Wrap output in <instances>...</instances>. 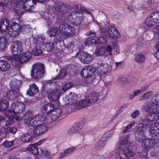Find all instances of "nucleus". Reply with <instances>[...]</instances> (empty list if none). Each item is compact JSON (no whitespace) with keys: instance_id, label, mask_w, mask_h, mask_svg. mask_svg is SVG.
Listing matches in <instances>:
<instances>
[{"instance_id":"393cba45","label":"nucleus","mask_w":159,"mask_h":159,"mask_svg":"<svg viewBox=\"0 0 159 159\" xmlns=\"http://www.w3.org/2000/svg\"><path fill=\"white\" fill-rule=\"evenodd\" d=\"M38 91V89L36 85L35 84H33L30 85L29 88L26 92V94L30 96H33Z\"/></svg>"},{"instance_id":"774afa93","label":"nucleus","mask_w":159,"mask_h":159,"mask_svg":"<svg viewBox=\"0 0 159 159\" xmlns=\"http://www.w3.org/2000/svg\"><path fill=\"white\" fill-rule=\"evenodd\" d=\"M13 124V120L12 118H10L6 121L5 123L6 126H10L11 125H12Z\"/></svg>"},{"instance_id":"f257e3e1","label":"nucleus","mask_w":159,"mask_h":159,"mask_svg":"<svg viewBox=\"0 0 159 159\" xmlns=\"http://www.w3.org/2000/svg\"><path fill=\"white\" fill-rule=\"evenodd\" d=\"M142 129L144 128H148L149 127V133L152 137H156L159 136V123L158 122L151 123L147 119H143L138 126Z\"/></svg>"},{"instance_id":"4be33fe9","label":"nucleus","mask_w":159,"mask_h":159,"mask_svg":"<svg viewBox=\"0 0 159 159\" xmlns=\"http://www.w3.org/2000/svg\"><path fill=\"white\" fill-rule=\"evenodd\" d=\"M137 129L135 131V135L136 140L139 142L143 141L145 138L143 129L137 126Z\"/></svg>"},{"instance_id":"e433bc0d","label":"nucleus","mask_w":159,"mask_h":159,"mask_svg":"<svg viewBox=\"0 0 159 159\" xmlns=\"http://www.w3.org/2000/svg\"><path fill=\"white\" fill-rule=\"evenodd\" d=\"M89 104V102L87 100L86 98H85V99L79 101L76 103L75 107L76 109H79L85 107Z\"/></svg>"},{"instance_id":"a18cd8bd","label":"nucleus","mask_w":159,"mask_h":159,"mask_svg":"<svg viewBox=\"0 0 159 159\" xmlns=\"http://www.w3.org/2000/svg\"><path fill=\"white\" fill-rule=\"evenodd\" d=\"M96 38L95 35L91 36L87 38L85 40V44L87 45H92L95 42V39Z\"/></svg>"},{"instance_id":"c03bdc74","label":"nucleus","mask_w":159,"mask_h":159,"mask_svg":"<svg viewBox=\"0 0 159 159\" xmlns=\"http://www.w3.org/2000/svg\"><path fill=\"white\" fill-rule=\"evenodd\" d=\"M68 13H70V12L65 13L66 14L65 16L62 15L59 16L57 19V22L59 23H61V24H63L66 22V20H68L66 19Z\"/></svg>"},{"instance_id":"8fccbe9b","label":"nucleus","mask_w":159,"mask_h":159,"mask_svg":"<svg viewBox=\"0 0 159 159\" xmlns=\"http://www.w3.org/2000/svg\"><path fill=\"white\" fill-rule=\"evenodd\" d=\"M67 70L61 69L60 70L59 74L56 77L57 79H59L63 78L67 74Z\"/></svg>"},{"instance_id":"a211bd4d","label":"nucleus","mask_w":159,"mask_h":159,"mask_svg":"<svg viewBox=\"0 0 159 159\" xmlns=\"http://www.w3.org/2000/svg\"><path fill=\"white\" fill-rule=\"evenodd\" d=\"M11 108L14 110L16 113H21L23 112L25 109V106L23 103L16 101L11 104Z\"/></svg>"},{"instance_id":"20e7f679","label":"nucleus","mask_w":159,"mask_h":159,"mask_svg":"<svg viewBox=\"0 0 159 159\" xmlns=\"http://www.w3.org/2000/svg\"><path fill=\"white\" fill-rule=\"evenodd\" d=\"M31 52H27L23 53L21 57L18 56L9 55L7 56L8 61L12 64L13 66H16L17 64L25 62L30 60L32 57Z\"/></svg>"},{"instance_id":"f704fd0d","label":"nucleus","mask_w":159,"mask_h":159,"mask_svg":"<svg viewBox=\"0 0 159 159\" xmlns=\"http://www.w3.org/2000/svg\"><path fill=\"white\" fill-rule=\"evenodd\" d=\"M148 114L146 117L151 122L157 120L159 118V112H152Z\"/></svg>"},{"instance_id":"dca6fc26","label":"nucleus","mask_w":159,"mask_h":159,"mask_svg":"<svg viewBox=\"0 0 159 159\" xmlns=\"http://www.w3.org/2000/svg\"><path fill=\"white\" fill-rule=\"evenodd\" d=\"M96 69L92 65L86 66L80 72L81 76L84 78H89L95 73Z\"/></svg>"},{"instance_id":"9d476101","label":"nucleus","mask_w":159,"mask_h":159,"mask_svg":"<svg viewBox=\"0 0 159 159\" xmlns=\"http://www.w3.org/2000/svg\"><path fill=\"white\" fill-rule=\"evenodd\" d=\"M159 23V12L152 14L146 19L142 25L145 28L150 27Z\"/></svg>"},{"instance_id":"cd10ccee","label":"nucleus","mask_w":159,"mask_h":159,"mask_svg":"<svg viewBox=\"0 0 159 159\" xmlns=\"http://www.w3.org/2000/svg\"><path fill=\"white\" fill-rule=\"evenodd\" d=\"M33 138V134L30 133H26L21 136V140L23 143H28L32 140Z\"/></svg>"},{"instance_id":"864d4df0","label":"nucleus","mask_w":159,"mask_h":159,"mask_svg":"<svg viewBox=\"0 0 159 159\" xmlns=\"http://www.w3.org/2000/svg\"><path fill=\"white\" fill-rule=\"evenodd\" d=\"M40 152L41 154L43 156L48 157L51 155V153L45 148H43L41 149H40Z\"/></svg>"},{"instance_id":"4d7b16f0","label":"nucleus","mask_w":159,"mask_h":159,"mask_svg":"<svg viewBox=\"0 0 159 159\" xmlns=\"http://www.w3.org/2000/svg\"><path fill=\"white\" fill-rule=\"evenodd\" d=\"M112 48L109 45H107L106 48L105 56L112 54Z\"/></svg>"},{"instance_id":"473e14b6","label":"nucleus","mask_w":159,"mask_h":159,"mask_svg":"<svg viewBox=\"0 0 159 159\" xmlns=\"http://www.w3.org/2000/svg\"><path fill=\"white\" fill-rule=\"evenodd\" d=\"M62 111L60 108H55L52 112V114L51 116L52 121H54L58 119Z\"/></svg>"},{"instance_id":"a19ab883","label":"nucleus","mask_w":159,"mask_h":159,"mask_svg":"<svg viewBox=\"0 0 159 159\" xmlns=\"http://www.w3.org/2000/svg\"><path fill=\"white\" fill-rule=\"evenodd\" d=\"M7 43L6 38L4 36L0 37V52L3 51Z\"/></svg>"},{"instance_id":"39448f33","label":"nucleus","mask_w":159,"mask_h":159,"mask_svg":"<svg viewBox=\"0 0 159 159\" xmlns=\"http://www.w3.org/2000/svg\"><path fill=\"white\" fill-rule=\"evenodd\" d=\"M16 80L11 81L10 86L12 90L8 91L7 93L8 99L11 101H16L18 99V98L20 95L19 91V86L16 83Z\"/></svg>"},{"instance_id":"338daca9","label":"nucleus","mask_w":159,"mask_h":159,"mask_svg":"<svg viewBox=\"0 0 159 159\" xmlns=\"http://www.w3.org/2000/svg\"><path fill=\"white\" fill-rule=\"evenodd\" d=\"M149 85L148 84H145L141 87L139 89L141 93H142L145 91L148 88Z\"/></svg>"},{"instance_id":"c756f323","label":"nucleus","mask_w":159,"mask_h":159,"mask_svg":"<svg viewBox=\"0 0 159 159\" xmlns=\"http://www.w3.org/2000/svg\"><path fill=\"white\" fill-rule=\"evenodd\" d=\"M5 114L6 116L10 118H13L17 120H19L20 119V118L18 116L16 115V112L14 110H7L5 112Z\"/></svg>"},{"instance_id":"aec40b11","label":"nucleus","mask_w":159,"mask_h":159,"mask_svg":"<svg viewBox=\"0 0 159 159\" xmlns=\"http://www.w3.org/2000/svg\"><path fill=\"white\" fill-rule=\"evenodd\" d=\"M107 140V137L106 135L103 136L96 143L95 146V149L98 150L102 149L105 146Z\"/></svg>"},{"instance_id":"1a4fd4ad","label":"nucleus","mask_w":159,"mask_h":159,"mask_svg":"<svg viewBox=\"0 0 159 159\" xmlns=\"http://www.w3.org/2000/svg\"><path fill=\"white\" fill-rule=\"evenodd\" d=\"M55 44H57V48L61 50L65 48L64 42L62 40L55 38L53 42H48L43 45L44 50L48 52L50 51L53 48Z\"/></svg>"},{"instance_id":"f03ea898","label":"nucleus","mask_w":159,"mask_h":159,"mask_svg":"<svg viewBox=\"0 0 159 159\" xmlns=\"http://www.w3.org/2000/svg\"><path fill=\"white\" fill-rule=\"evenodd\" d=\"M28 114L31 116L32 112L29 111L26 113L24 118L25 123L31 127H35L39 125H40L41 122L45 121V120L44 116L42 115H35L32 117L30 116H28Z\"/></svg>"},{"instance_id":"de8ad7c7","label":"nucleus","mask_w":159,"mask_h":159,"mask_svg":"<svg viewBox=\"0 0 159 159\" xmlns=\"http://www.w3.org/2000/svg\"><path fill=\"white\" fill-rule=\"evenodd\" d=\"M134 59L137 62H142L145 61V58L142 54H137L136 55Z\"/></svg>"},{"instance_id":"bb28decb","label":"nucleus","mask_w":159,"mask_h":159,"mask_svg":"<svg viewBox=\"0 0 159 159\" xmlns=\"http://www.w3.org/2000/svg\"><path fill=\"white\" fill-rule=\"evenodd\" d=\"M108 33L111 37L115 39H117L120 36L118 31L114 26H111L109 27Z\"/></svg>"},{"instance_id":"5fc2aeb1","label":"nucleus","mask_w":159,"mask_h":159,"mask_svg":"<svg viewBox=\"0 0 159 159\" xmlns=\"http://www.w3.org/2000/svg\"><path fill=\"white\" fill-rule=\"evenodd\" d=\"M57 32V29L55 28H51L49 29L48 31V33L49 35L50 36H54L56 35Z\"/></svg>"},{"instance_id":"72a5a7b5","label":"nucleus","mask_w":159,"mask_h":159,"mask_svg":"<svg viewBox=\"0 0 159 159\" xmlns=\"http://www.w3.org/2000/svg\"><path fill=\"white\" fill-rule=\"evenodd\" d=\"M121 148L123 153L126 157H130L134 156V152L129 148L128 146L123 147Z\"/></svg>"},{"instance_id":"9b49d317","label":"nucleus","mask_w":159,"mask_h":159,"mask_svg":"<svg viewBox=\"0 0 159 159\" xmlns=\"http://www.w3.org/2000/svg\"><path fill=\"white\" fill-rule=\"evenodd\" d=\"M50 83H47L44 86V90L46 92L49 94L48 98L50 101H56L59 98L61 95V93L58 90H53L52 88L50 87Z\"/></svg>"},{"instance_id":"7c9ffc66","label":"nucleus","mask_w":159,"mask_h":159,"mask_svg":"<svg viewBox=\"0 0 159 159\" xmlns=\"http://www.w3.org/2000/svg\"><path fill=\"white\" fill-rule=\"evenodd\" d=\"M35 3L34 0H26L23 4L24 9L26 10L29 11L34 8V4Z\"/></svg>"},{"instance_id":"bf43d9fd","label":"nucleus","mask_w":159,"mask_h":159,"mask_svg":"<svg viewBox=\"0 0 159 159\" xmlns=\"http://www.w3.org/2000/svg\"><path fill=\"white\" fill-rule=\"evenodd\" d=\"M70 7H71L69 9H68V10H70L71 12L75 11H77V10L80 9V7L81 6L78 4H74L72 6H69Z\"/></svg>"},{"instance_id":"c85d7f7f","label":"nucleus","mask_w":159,"mask_h":159,"mask_svg":"<svg viewBox=\"0 0 159 159\" xmlns=\"http://www.w3.org/2000/svg\"><path fill=\"white\" fill-rule=\"evenodd\" d=\"M55 108L54 105L51 103L45 105L43 107L42 111L44 113H49L53 112Z\"/></svg>"},{"instance_id":"e2e57ef3","label":"nucleus","mask_w":159,"mask_h":159,"mask_svg":"<svg viewBox=\"0 0 159 159\" xmlns=\"http://www.w3.org/2000/svg\"><path fill=\"white\" fill-rule=\"evenodd\" d=\"M112 45L114 51L116 53V54H118L119 52V48L118 45L115 42L113 43Z\"/></svg>"},{"instance_id":"7ed1b4c3","label":"nucleus","mask_w":159,"mask_h":159,"mask_svg":"<svg viewBox=\"0 0 159 159\" xmlns=\"http://www.w3.org/2000/svg\"><path fill=\"white\" fill-rule=\"evenodd\" d=\"M58 35L60 38L66 39L75 34V30L74 27L68 24H61L59 26Z\"/></svg>"},{"instance_id":"f8f14e48","label":"nucleus","mask_w":159,"mask_h":159,"mask_svg":"<svg viewBox=\"0 0 159 159\" xmlns=\"http://www.w3.org/2000/svg\"><path fill=\"white\" fill-rule=\"evenodd\" d=\"M10 50L12 55L17 56L20 54L24 50V46L22 42L19 41H14L11 43Z\"/></svg>"},{"instance_id":"6e6d98bb","label":"nucleus","mask_w":159,"mask_h":159,"mask_svg":"<svg viewBox=\"0 0 159 159\" xmlns=\"http://www.w3.org/2000/svg\"><path fill=\"white\" fill-rule=\"evenodd\" d=\"M74 84L73 82H69L65 84L62 88L63 91H66L71 87H72L74 85Z\"/></svg>"},{"instance_id":"58836bf2","label":"nucleus","mask_w":159,"mask_h":159,"mask_svg":"<svg viewBox=\"0 0 159 159\" xmlns=\"http://www.w3.org/2000/svg\"><path fill=\"white\" fill-rule=\"evenodd\" d=\"M9 25V21L7 19H4L0 26V31L5 32L7 30Z\"/></svg>"},{"instance_id":"13d9d810","label":"nucleus","mask_w":159,"mask_h":159,"mask_svg":"<svg viewBox=\"0 0 159 159\" xmlns=\"http://www.w3.org/2000/svg\"><path fill=\"white\" fill-rule=\"evenodd\" d=\"M14 141L12 140L8 141L6 140L3 143V146L6 148H9L12 146L14 144Z\"/></svg>"},{"instance_id":"49530a36","label":"nucleus","mask_w":159,"mask_h":159,"mask_svg":"<svg viewBox=\"0 0 159 159\" xmlns=\"http://www.w3.org/2000/svg\"><path fill=\"white\" fill-rule=\"evenodd\" d=\"M9 29L18 31L19 32H20L21 30V28L20 24L16 23H13Z\"/></svg>"},{"instance_id":"5701e85b","label":"nucleus","mask_w":159,"mask_h":159,"mask_svg":"<svg viewBox=\"0 0 159 159\" xmlns=\"http://www.w3.org/2000/svg\"><path fill=\"white\" fill-rule=\"evenodd\" d=\"M86 99L89 104L95 103L98 101L99 95L96 92H93L89 94L86 97Z\"/></svg>"},{"instance_id":"6ab92c4d","label":"nucleus","mask_w":159,"mask_h":159,"mask_svg":"<svg viewBox=\"0 0 159 159\" xmlns=\"http://www.w3.org/2000/svg\"><path fill=\"white\" fill-rule=\"evenodd\" d=\"M44 122V121L41 122L40 125H39L34 128L33 132L34 134L37 135L40 134L47 130L48 127Z\"/></svg>"},{"instance_id":"6e6552de","label":"nucleus","mask_w":159,"mask_h":159,"mask_svg":"<svg viewBox=\"0 0 159 159\" xmlns=\"http://www.w3.org/2000/svg\"><path fill=\"white\" fill-rule=\"evenodd\" d=\"M46 37L44 35H41L34 39V48L32 50L33 53L35 56H39L42 52L41 47L45 40Z\"/></svg>"},{"instance_id":"0eeeda50","label":"nucleus","mask_w":159,"mask_h":159,"mask_svg":"<svg viewBox=\"0 0 159 159\" xmlns=\"http://www.w3.org/2000/svg\"><path fill=\"white\" fill-rule=\"evenodd\" d=\"M44 65L40 63H36L33 65L31 72L32 77L33 79H40L42 78L44 73Z\"/></svg>"},{"instance_id":"2f4dec72","label":"nucleus","mask_w":159,"mask_h":159,"mask_svg":"<svg viewBox=\"0 0 159 159\" xmlns=\"http://www.w3.org/2000/svg\"><path fill=\"white\" fill-rule=\"evenodd\" d=\"M83 126L78 123L70 128L68 131V134L71 135L73 134L78 132L83 128Z\"/></svg>"},{"instance_id":"3c124183","label":"nucleus","mask_w":159,"mask_h":159,"mask_svg":"<svg viewBox=\"0 0 159 159\" xmlns=\"http://www.w3.org/2000/svg\"><path fill=\"white\" fill-rule=\"evenodd\" d=\"M8 31V34L11 37H16L19 34L18 31L14 30L9 29Z\"/></svg>"},{"instance_id":"ddd939ff","label":"nucleus","mask_w":159,"mask_h":159,"mask_svg":"<svg viewBox=\"0 0 159 159\" xmlns=\"http://www.w3.org/2000/svg\"><path fill=\"white\" fill-rule=\"evenodd\" d=\"M76 57H78L82 63L86 64L89 63L93 58L92 55L82 51H79L76 55Z\"/></svg>"},{"instance_id":"c9c22d12","label":"nucleus","mask_w":159,"mask_h":159,"mask_svg":"<svg viewBox=\"0 0 159 159\" xmlns=\"http://www.w3.org/2000/svg\"><path fill=\"white\" fill-rule=\"evenodd\" d=\"M75 149V147L69 148L65 150L63 152L59 154V158H63L72 153Z\"/></svg>"},{"instance_id":"603ef678","label":"nucleus","mask_w":159,"mask_h":159,"mask_svg":"<svg viewBox=\"0 0 159 159\" xmlns=\"http://www.w3.org/2000/svg\"><path fill=\"white\" fill-rule=\"evenodd\" d=\"M144 41L142 38H140L138 40L136 43V48L137 49H140L143 46Z\"/></svg>"},{"instance_id":"ea45409f","label":"nucleus","mask_w":159,"mask_h":159,"mask_svg":"<svg viewBox=\"0 0 159 159\" xmlns=\"http://www.w3.org/2000/svg\"><path fill=\"white\" fill-rule=\"evenodd\" d=\"M153 94V92L149 91L143 93L140 97L139 100L140 101L147 100L151 97Z\"/></svg>"},{"instance_id":"f3484780","label":"nucleus","mask_w":159,"mask_h":159,"mask_svg":"<svg viewBox=\"0 0 159 159\" xmlns=\"http://www.w3.org/2000/svg\"><path fill=\"white\" fill-rule=\"evenodd\" d=\"M143 108L147 113L159 112V106L150 102H146L143 105Z\"/></svg>"},{"instance_id":"37998d69","label":"nucleus","mask_w":159,"mask_h":159,"mask_svg":"<svg viewBox=\"0 0 159 159\" xmlns=\"http://www.w3.org/2000/svg\"><path fill=\"white\" fill-rule=\"evenodd\" d=\"M134 122H132L125 127L122 131L123 133L125 134L126 133H128L131 132L133 130L132 127L134 125Z\"/></svg>"},{"instance_id":"a878e982","label":"nucleus","mask_w":159,"mask_h":159,"mask_svg":"<svg viewBox=\"0 0 159 159\" xmlns=\"http://www.w3.org/2000/svg\"><path fill=\"white\" fill-rule=\"evenodd\" d=\"M129 134L120 136L119 138V145L121 148L128 146L127 144Z\"/></svg>"},{"instance_id":"052dcab7","label":"nucleus","mask_w":159,"mask_h":159,"mask_svg":"<svg viewBox=\"0 0 159 159\" xmlns=\"http://www.w3.org/2000/svg\"><path fill=\"white\" fill-rule=\"evenodd\" d=\"M97 56H102L104 54L105 56V50L103 48H100L96 52Z\"/></svg>"},{"instance_id":"423d86ee","label":"nucleus","mask_w":159,"mask_h":159,"mask_svg":"<svg viewBox=\"0 0 159 159\" xmlns=\"http://www.w3.org/2000/svg\"><path fill=\"white\" fill-rule=\"evenodd\" d=\"M84 18V15L78 11H72L68 13L66 19L71 23L75 25H78L81 24Z\"/></svg>"},{"instance_id":"4c0bfd02","label":"nucleus","mask_w":159,"mask_h":159,"mask_svg":"<svg viewBox=\"0 0 159 159\" xmlns=\"http://www.w3.org/2000/svg\"><path fill=\"white\" fill-rule=\"evenodd\" d=\"M10 64L6 61L0 60V71L4 72L7 71L9 68Z\"/></svg>"},{"instance_id":"09e8293b","label":"nucleus","mask_w":159,"mask_h":159,"mask_svg":"<svg viewBox=\"0 0 159 159\" xmlns=\"http://www.w3.org/2000/svg\"><path fill=\"white\" fill-rule=\"evenodd\" d=\"M151 101L152 103L156 105L159 104V94H155L152 97Z\"/></svg>"},{"instance_id":"680f3d73","label":"nucleus","mask_w":159,"mask_h":159,"mask_svg":"<svg viewBox=\"0 0 159 159\" xmlns=\"http://www.w3.org/2000/svg\"><path fill=\"white\" fill-rule=\"evenodd\" d=\"M80 11H78V12L81 13L83 15L84 13L88 14H90L91 13L89 10L84 7L81 6L80 7Z\"/></svg>"},{"instance_id":"2eb2a0df","label":"nucleus","mask_w":159,"mask_h":159,"mask_svg":"<svg viewBox=\"0 0 159 159\" xmlns=\"http://www.w3.org/2000/svg\"><path fill=\"white\" fill-rule=\"evenodd\" d=\"M53 7L55 11L63 14L69 12L68 9L71 7L59 1L54 2Z\"/></svg>"},{"instance_id":"79ce46f5","label":"nucleus","mask_w":159,"mask_h":159,"mask_svg":"<svg viewBox=\"0 0 159 159\" xmlns=\"http://www.w3.org/2000/svg\"><path fill=\"white\" fill-rule=\"evenodd\" d=\"M9 102L7 100L3 99L0 101V111H2L6 110L8 107Z\"/></svg>"},{"instance_id":"0e129e2a","label":"nucleus","mask_w":159,"mask_h":159,"mask_svg":"<svg viewBox=\"0 0 159 159\" xmlns=\"http://www.w3.org/2000/svg\"><path fill=\"white\" fill-rule=\"evenodd\" d=\"M140 111L138 110H134L131 114V116L133 118H136L140 114Z\"/></svg>"},{"instance_id":"b1692460","label":"nucleus","mask_w":159,"mask_h":159,"mask_svg":"<svg viewBox=\"0 0 159 159\" xmlns=\"http://www.w3.org/2000/svg\"><path fill=\"white\" fill-rule=\"evenodd\" d=\"M43 140H42L39 142L36 143L34 144H33L29 146L27 148V150L31 152L34 155H36L38 154L39 152L38 148L35 145L39 146L42 143Z\"/></svg>"},{"instance_id":"412c9836","label":"nucleus","mask_w":159,"mask_h":159,"mask_svg":"<svg viewBox=\"0 0 159 159\" xmlns=\"http://www.w3.org/2000/svg\"><path fill=\"white\" fill-rule=\"evenodd\" d=\"M65 101H67L66 104H72L76 103L78 100L77 95L74 93H71L68 95L66 96L65 97Z\"/></svg>"},{"instance_id":"69168bd1","label":"nucleus","mask_w":159,"mask_h":159,"mask_svg":"<svg viewBox=\"0 0 159 159\" xmlns=\"http://www.w3.org/2000/svg\"><path fill=\"white\" fill-rule=\"evenodd\" d=\"M155 38L157 41L156 45V48L157 51H159V32L155 34Z\"/></svg>"},{"instance_id":"4468645a","label":"nucleus","mask_w":159,"mask_h":159,"mask_svg":"<svg viewBox=\"0 0 159 159\" xmlns=\"http://www.w3.org/2000/svg\"><path fill=\"white\" fill-rule=\"evenodd\" d=\"M142 143V146L146 150L145 151V154L143 155L144 156H146L148 152L147 150L153 147L158 142V140L157 139H145L143 140Z\"/></svg>"}]
</instances>
